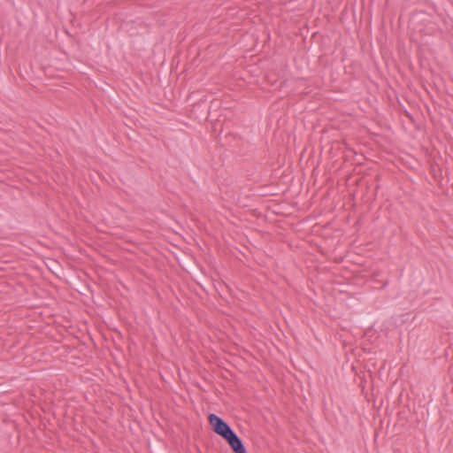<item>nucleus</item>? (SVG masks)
<instances>
[{
	"instance_id": "nucleus-1",
	"label": "nucleus",
	"mask_w": 453,
	"mask_h": 453,
	"mask_svg": "<svg viewBox=\"0 0 453 453\" xmlns=\"http://www.w3.org/2000/svg\"><path fill=\"white\" fill-rule=\"evenodd\" d=\"M208 421L212 431L221 436L234 453H247L242 441L222 418L211 413Z\"/></svg>"
}]
</instances>
